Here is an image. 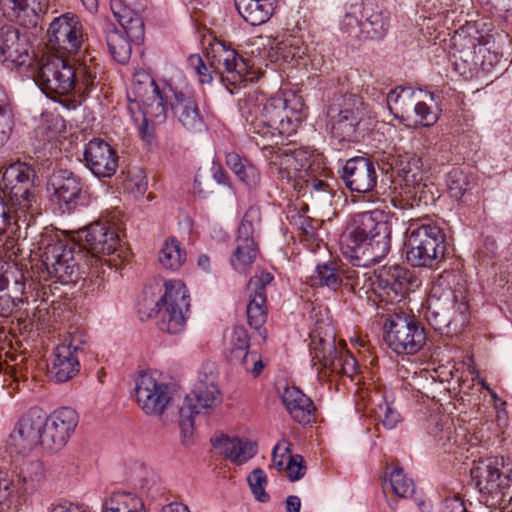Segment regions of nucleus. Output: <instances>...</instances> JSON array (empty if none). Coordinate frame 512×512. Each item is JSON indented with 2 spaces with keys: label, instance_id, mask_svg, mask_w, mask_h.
I'll return each instance as SVG.
<instances>
[{
  "label": "nucleus",
  "instance_id": "69168bd1",
  "mask_svg": "<svg viewBox=\"0 0 512 512\" xmlns=\"http://www.w3.org/2000/svg\"><path fill=\"white\" fill-rule=\"evenodd\" d=\"M344 280H346L345 285H349L350 289L359 296H361L362 291L365 293L368 292V290H366V282L368 279H366L365 274L359 276V273L356 270L347 269L344 271L343 281Z\"/></svg>",
  "mask_w": 512,
  "mask_h": 512
},
{
  "label": "nucleus",
  "instance_id": "5fc2aeb1",
  "mask_svg": "<svg viewBox=\"0 0 512 512\" xmlns=\"http://www.w3.org/2000/svg\"><path fill=\"white\" fill-rule=\"evenodd\" d=\"M250 337L244 327H235L231 337L230 359L248 351Z\"/></svg>",
  "mask_w": 512,
  "mask_h": 512
},
{
  "label": "nucleus",
  "instance_id": "6ab92c4d",
  "mask_svg": "<svg viewBox=\"0 0 512 512\" xmlns=\"http://www.w3.org/2000/svg\"><path fill=\"white\" fill-rule=\"evenodd\" d=\"M259 56L271 63L283 64L302 59L305 54L304 42L301 37L283 33L276 36H260L255 41Z\"/></svg>",
  "mask_w": 512,
  "mask_h": 512
},
{
  "label": "nucleus",
  "instance_id": "5701e85b",
  "mask_svg": "<svg viewBox=\"0 0 512 512\" xmlns=\"http://www.w3.org/2000/svg\"><path fill=\"white\" fill-rule=\"evenodd\" d=\"M341 177L350 191L360 194L371 192L377 185L374 162L362 156L348 159L342 168Z\"/></svg>",
  "mask_w": 512,
  "mask_h": 512
},
{
  "label": "nucleus",
  "instance_id": "72a5a7b5",
  "mask_svg": "<svg viewBox=\"0 0 512 512\" xmlns=\"http://www.w3.org/2000/svg\"><path fill=\"white\" fill-rule=\"evenodd\" d=\"M213 445L221 454L238 465L251 459L257 452L254 443L225 435L215 438Z\"/></svg>",
  "mask_w": 512,
  "mask_h": 512
},
{
  "label": "nucleus",
  "instance_id": "3c124183",
  "mask_svg": "<svg viewBox=\"0 0 512 512\" xmlns=\"http://www.w3.org/2000/svg\"><path fill=\"white\" fill-rule=\"evenodd\" d=\"M247 480L255 498L260 502L268 501L269 495L265 491L267 484L265 472L260 468L254 469Z\"/></svg>",
  "mask_w": 512,
  "mask_h": 512
},
{
  "label": "nucleus",
  "instance_id": "c85d7f7f",
  "mask_svg": "<svg viewBox=\"0 0 512 512\" xmlns=\"http://www.w3.org/2000/svg\"><path fill=\"white\" fill-rule=\"evenodd\" d=\"M281 400L289 415L300 424H308L315 410L312 400L298 387L287 386L281 394Z\"/></svg>",
  "mask_w": 512,
  "mask_h": 512
},
{
  "label": "nucleus",
  "instance_id": "9b49d317",
  "mask_svg": "<svg viewBox=\"0 0 512 512\" xmlns=\"http://www.w3.org/2000/svg\"><path fill=\"white\" fill-rule=\"evenodd\" d=\"M42 264L48 276L62 284L75 283L85 267H91L80 246L74 243H50L42 254Z\"/></svg>",
  "mask_w": 512,
  "mask_h": 512
},
{
  "label": "nucleus",
  "instance_id": "c756f323",
  "mask_svg": "<svg viewBox=\"0 0 512 512\" xmlns=\"http://www.w3.org/2000/svg\"><path fill=\"white\" fill-rule=\"evenodd\" d=\"M397 168L399 175L402 177L405 188L408 189L407 193H415L412 197L416 196V191L421 190L426 185L424 184L425 172L423 170L422 159L415 154L399 155L397 160Z\"/></svg>",
  "mask_w": 512,
  "mask_h": 512
},
{
  "label": "nucleus",
  "instance_id": "774afa93",
  "mask_svg": "<svg viewBox=\"0 0 512 512\" xmlns=\"http://www.w3.org/2000/svg\"><path fill=\"white\" fill-rule=\"evenodd\" d=\"M237 177L250 187L256 186L260 180L257 168L249 162L244 166Z\"/></svg>",
  "mask_w": 512,
  "mask_h": 512
},
{
  "label": "nucleus",
  "instance_id": "4d7b16f0",
  "mask_svg": "<svg viewBox=\"0 0 512 512\" xmlns=\"http://www.w3.org/2000/svg\"><path fill=\"white\" fill-rule=\"evenodd\" d=\"M503 60V52L491 50L490 47L480 46L478 48V65H481L483 70L489 71L498 66Z\"/></svg>",
  "mask_w": 512,
  "mask_h": 512
},
{
  "label": "nucleus",
  "instance_id": "2eb2a0df",
  "mask_svg": "<svg viewBox=\"0 0 512 512\" xmlns=\"http://www.w3.org/2000/svg\"><path fill=\"white\" fill-rule=\"evenodd\" d=\"M383 340L397 354L414 355L425 342L426 334L421 324L413 317L394 314L383 324Z\"/></svg>",
  "mask_w": 512,
  "mask_h": 512
},
{
  "label": "nucleus",
  "instance_id": "aec40b11",
  "mask_svg": "<svg viewBox=\"0 0 512 512\" xmlns=\"http://www.w3.org/2000/svg\"><path fill=\"white\" fill-rule=\"evenodd\" d=\"M135 393L140 408L152 416H161L172 399L170 387L147 373L138 377Z\"/></svg>",
  "mask_w": 512,
  "mask_h": 512
},
{
  "label": "nucleus",
  "instance_id": "ea45409f",
  "mask_svg": "<svg viewBox=\"0 0 512 512\" xmlns=\"http://www.w3.org/2000/svg\"><path fill=\"white\" fill-rule=\"evenodd\" d=\"M186 257L187 254L181 242L171 237L163 243L158 260L163 268L176 271L185 263Z\"/></svg>",
  "mask_w": 512,
  "mask_h": 512
},
{
  "label": "nucleus",
  "instance_id": "4468645a",
  "mask_svg": "<svg viewBox=\"0 0 512 512\" xmlns=\"http://www.w3.org/2000/svg\"><path fill=\"white\" fill-rule=\"evenodd\" d=\"M164 286L163 296L155 303L158 327L161 331L177 334L184 330L189 314L188 290L179 280L167 281Z\"/></svg>",
  "mask_w": 512,
  "mask_h": 512
},
{
  "label": "nucleus",
  "instance_id": "f3484780",
  "mask_svg": "<svg viewBox=\"0 0 512 512\" xmlns=\"http://www.w3.org/2000/svg\"><path fill=\"white\" fill-rule=\"evenodd\" d=\"M46 413L39 408H31L23 414L10 433L8 444L17 453L25 454L38 445L44 447Z\"/></svg>",
  "mask_w": 512,
  "mask_h": 512
},
{
  "label": "nucleus",
  "instance_id": "0e129e2a",
  "mask_svg": "<svg viewBox=\"0 0 512 512\" xmlns=\"http://www.w3.org/2000/svg\"><path fill=\"white\" fill-rule=\"evenodd\" d=\"M454 58L456 70L460 71L461 74H466L467 65L469 67L478 65V50L472 52L471 50L465 48L459 51L458 54H455Z\"/></svg>",
  "mask_w": 512,
  "mask_h": 512
},
{
  "label": "nucleus",
  "instance_id": "393cba45",
  "mask_svg": "<svg viewBox=\"0 0 512 512\" xmlns=\"http://www.w3.org/2000/svg\"><path fill=\"white\" fill-rule=\"evenodd\" d=\"M0 61L13 66L30 63L27 37L10 24L0 25Z\"/></svg>",
  "mask_w": 512,
  "mask_h": 512
},
{
  "label": "nucleus",
  "instance_id": "13d9d810",
  "mask_svg": "<svg viewBox=\"0 0 512 512\" xmlns=\"http://www.w3.org/2000/svg\"><path fill=\"white\" fill-rule=\"evenodd\" d=\"M147 178L142 170L131 171L128 174L126 188L136 197L143 196L147 190Z\"/></svg>",
  "mask_w": 512,
  "mask_h": 512
},
{
  "label": "nucleus",
  "instance_id": "f257e3e1",
  "mask_svg": "<svg viewBox=\"0 0 512 512\" xmlns=\"http://www.w3.org/2000/svg\"><path fill=\"white\" fill-rule=\"evenodd\" d=\"M391 250V227L379 209L356 214L340 239L344 258L357 267H370Z\"/></svg>",
  "mask_w": 512,
  "mask_h": 512
},
{
  "label": "nucleus",
  "instance_id": "09e8293b",
  "mask_svg": "<svg viewBox=\"0 0 512 512\" xmlns=\"http://www.w3.org/2000/svg\"><path fill=\"white\" fill-rule=\"evenodd\" d=\"M467 174L460 169H453L447 176V187L452 198L461 199L469 189Z\"/></svg>",
  "mask_w": 512,
  "mask_h": 512
},
{
  "label": "nucleus",
  "instance_id": "473e14b6",
  "mask_svg": "<svg viewBox=\"0 0 512 512\" xmlns=\"http://www.w3.org/2000/svg\"><path fill=\"white\" fill-rule=\"evenodd\" d=\"M262 151L268 159L271 171L276 173L279 178L290 181L297 177L296 161H294L290 147L273 145Z\"/></svg>",
  "mask_w": 512,
  "mask_h": 512
},
{
  "label": "nucleus",
  "instance_id": "a211bd4d",
  "mask_svg": "<svg viewBox=\"0 0 512 512\" xmlns=\"http://www.w3.org/2000/svg\"><path fill=\"white\" fill-rule=\"evenodd\" d=\"M427 96H429L432 104L420 100L416 101V92L411 88L398 87L388 93L387 103L390 109L394 106L401 113H406L413 107L415 126L432 127L439 120L441 110L438 103L435 102L434 94L429 93Z\"/></svg>",
  "mask_w": 512,
  "mask_h": 512
},
{
  "label": "nucleus",
  "instance_id": "8fccbe9b",
  "mask_svg": "<svg viewBox=\"0 0 512 512\" xmlns=\"http://www.w3.org/2000/svg\"><path fill=\"white\" fill-rule=\"evenodd\" d=\"M390 485L393 492L403 498L411 496L415 490L413 480L406 477L400 467H395L391 472Z\"/></svg>",
  "mask_w": 512,
  "mask_h": 512
},
{
  "label": "nucleus",
  "instance_id": "680f3d73",
  "mask_svg": "<svg viewBox=\"0 0 512 512\" xmlns=\"http://www.w3.org/2000/svg\"><path fill=\"white\" fill-rule=\"evenodd\" d=\"M187 62L190 69H192L193 72L198 77L200 83L209 84L212 82V74L209 71L208 67L205 65L203 59L199 55H190L187 59Z\"/></svg>",
  "mask_w": 512,
  "mask_h": 512
},
{
  "label": "nucleus",
  "instance_id": "49530a36",
  "mask_svg": "<svg viewBox=\"0 0 512 512\" xmlns=\"http://www.w3.org/2000/svg\"><path fill=\"white\" fill-rule=\"evenodd\" d=\"M341 31L355 39H364V30L362 29L361 5L355 3L349 6L343 19L341 20Z\"/></svg>",
  "mask_w": 512,
  "mask_h": 512
},
{
  "label": "nucleus",
  "instance_id": "7ed1b4c3",
  "mask_svg": "<svg viewBox=\"0 0 512 512\" xmlns=\"http://www.w3.org/2000/svg\"><path fill=\"white\" fill-rule=\"evenodd\" d=\"M250 130L255 144L262 150L279 145L285 137L296 132L300 116L288 109L287 101L271 98L250 111Z\"/></svg>",
  "mask_w": 512,
  "mask_h": 512
},
{
  "label": "nucleus",
  "instance_id": "9d476101",
  "mask_svg": "<svg viewBox=\"0 0 512 512\" xmlns=\"http://www.w3.org/2000/svg\"><path fill=\"white\" fill-rule=\"evenodd\" d=\"M221 401V392L215 375L200 374L193 394L185 397L179 409V426L184 445L189 446L193 442L195 415L215 408Z\"/></svg>",
  "mask_w": 512,
  "mask_h": 512
},
{
  "label": "nucleus",
  "instance_id": "dca6fc26",
  "mask_svg": "<svg viewBox=\"0 0 512 512\" xmlns=\"http://www.w3.org/2000/svg\"><path fill=\"white\" fill-rule=\"evenodd\" d=\"M47 37L49 49L62 57L79 53L84 42L82 25L71 13L55 18L48 28Z\"/></svg>",
  "mask_w": 512,
  "mask_h": 512
},
{
  "label": "nucleus",
  "instance_id": "37998d69",
  "mask_svg": "<svg viewBox=\"0 0 512 512\" xmlns=\"http://www.w3.org/2000/svg\"><path fill=\"white\" fill-rule=\"evenodd\" d=\"M104 512H145L141 498L131 492L113 493L103 504Z\"/></svg>",
  "mask_w": 512,
  "mask_h": 512
},
{
  "label": "nucleus",
  "instance_id": "a878e982",
  "mask_svg": "<svg viewBox=\"0 0 512 512\" xmlns=\"http://www.w3.org/2000/svg\"><path fill=\"white\" fill-rule=\"evenodd\" d=\"M170 96V106L174 116L179 123L187 130L195 132L203 127V118L201 116L197 102L192 93L188 90H177L172 86L168 89Z\"/></svg>",
  "mask_w": 512,
  "mask_h": 512
},
{
  "label": "nucleus",
  "instance_id": "6e6d98bb",
  "mask_svg": "<svg viewBox=\"0 0 512 512\" xmlns=\"http://www.w3.org/2000/svg\"><path fill=\"white\" fill-rule=\"evenodd\" d=\"M12 208L11 205L8 206L4 202L3 197L0 195V236L16 225L21 218L19 210H12Z\"/></svg>",
  "mask_w": 512,
  "mask_h": 512
},
{
  "label": "nucleus",
  "instance_id": "4be33fe9",
  "mask_svg": "<svg viewBox=\"0 0 512 512\" xmlns=\"http://www.w3.org/2000/svg\"><path fill=\"white\" fill-rule=\"evenodd\" d=\"M78 414L70 407H62L46 415L44 447L61 450L69 441L78 425Z\"/></svg>",
  "mask_w": 512,
  "mask_h": 512
},
{
  "label": "nucleus",
  "instance_id": "4c0bfd02",
  "mask_svg": "<svg viewBox=\"0 0 512 512\" xmlns=\"http://www.w3.org/2000/svg\"><path fill=\"white\" fill-rule=\"evenodd\" d=\"M344 269L334 261L318 264L313 273L308 277L311 286H326L336 289L343 283Z\"/></svg>",
  "mask_w": 512,
  "mask_h": 512
},
{
  "label": "nucleus",
  "instance_id": "f8f14e48",
  "mask_svg": "<svg viewBox=\"0 0 512 512\" xmlns=\"http://www.w3.org/2000/svg\"><path fill=\"white\" fill-rule=\"evenodd\" d=\"M35 170L25 162L16 161L2 171V191L13 209L24 214L37 210Z\"/></svg>",
  "mask_w": 512,
  "mask_h": 512
},
{
  "label": "nucleus",
  "instance_id": "0eeeda50",
  "mask_svg": "<svg viewBox=\"0 0 512 512\" xmlns=\"http://www.w3.org/2000/svg\"><path fill=\"white\" fill-rule=\"evenodd\" d=\"M468 310V303L462 293L459 297L443 277L433 284L427 320L434 329L443 331L451 325L455 328L464 327L468 323Z\"/></svg>",
  "mask_w": 512,
  "mask_h": 512
},
{
  "label": "nucleus",
  "instance_id": "de8ad7c7",
  "mask_svg": "<svg viewBox=\"0 0 512 512\" xmlns=\"http://www.w3.org/2000/svg\"><path fill=\"white\" fill-rule=\"evenodd\" d=\"M14 126V116L10 99L6 91L0 87V147L10 138Z\"/></svg>",
  "mask_w": 512,
  "mask_h": 512
},
{
  "label": "nucleus",
  "instance_id": "39448f33",
  "mask_svg": "<svg viewBox=\"0 0 512 512\" xmlns=\"http://www.w3.org/2000/svg\"><path fill=\"white\" fill-rule=\"evenodd\" d=\"M110 8L127 38L109 20H105L103 32L113 58L119 63H125L131 55L130 43L136 45L143 43L145 36L144 22L138 12L127 6L122 0H111Z\"/></svg>",
  "mask_w": 512,
  "mask_h": 512
},
{
  "label": "nucleus",
  "instance_id": "e433bc0d",
  "mask_svg": "<svg viewBox=\"0 0 512 512\" xmlns=\"http://www.w3.org/2000/svg\"><path fill=\"white\" fill-rule=\"evenodd\" d=\"M36 0H0V9L3 15L21 25H35L37 14L33 7Z\"/></svg>",
  "mask_w": 512,
  "mask_h": 512
},
{
  "label": "nucleus",
  "instance_id": "ddd939ff",
  "mask_svg": "<svg viewBox=\"0 0 512 512\" xmlns=\"http://www.w3.org/2000/svg\"><path fill=\"white\" fill-rule=\"evenodd\" d=\"M471 477L481 492L495 499L492 505L507 508L512 501V468L502 457L478 462L471 469Z\"/></svg>",
  "mask_w": 512,
  "mask_h": 512
},
{
  "label": "nucleus",
  "instance_id": "b1692460",
  "mask_svg": "<svg viewBox=\"0 0 512 512\" xmlns=\"http://www.w3.org/2000/svg\"><path fill=\"white\" fill-rule=\"evenodd\" d=\"M84 159L87 168L99 178L113 176L119 165L116 151L99 138L92 139L86 144Z\"/></svg>",
  "mask_w": 512,
  "mask_h": 512
},
{
  "label": "nucleus",
  "instance_id": "338daca9",
  "mask_svg": "<svg viewBox=\"0 0 512 512\" xmlns=\"http://www.w3.org/2000/svg\"><path fill=\"white\" fill-rule=\"evenodd\" d=\"M290 452V444L286 440L280 441L273 449L272 462L277 470L282 471L288 462V453Z\"/></svg>",
  "mask_w": 512,
  "mask_h": 512
},
{
  "label": "nucleus",
  "instance_id": "cd10ccee",
  "mask_svg": "<svg viewBox=\"0 0 512 512\" xmlns=\"http://www.w3.org/2000/svg\"><path fill=\"white\" fill-rule=\"evenodd\" d=\"M52 185L63 212L73 211L82 195V185L79 178L71 172L61 170L54 175Z\"/></svg>",
  "mask_w": 512,
  "mask_h": 512
},
{
  "label": "nucleus",
  "instance_id": "603ef678",
  "mask_svg": "<svg viewBox=\"0 0 512 512\" xmlns=\"http://www.w3.org/2000/svg\"><path fill=\"white\" fill-rule=\"evenodd\" d=\"M232 362L239 363L247 372L258 376L263 370L261 356L256 351H245L241 356H235L230 359Z\"/></svg>",
  "mask_w": 512,
  "mask_h": 512
},
{
  "label": "nucleus",
  "instance_id": "a19ab883",
  "mask_svg": "<svg viewBox=\"0 0 512 512\" xmlns=\"http://www.w3.org/2000/svg\"><path fill=\"white\" fill-rule=\"evenodd\" d=\"M136 108L141 110V115L152 120V122L163 123L167 117V108L164 96L160 89L134 103Z\"/></svg>",
  "mask_w": 512,
  "mask_h": 512
},
{
  "label": "nucleus",
  "instance_id": "bb28decb",
  "mask_svg": "<svg viewBox=\"0 0 512 512\" xmlns=\"http://www.w3.org/2000/svg\"><path fill=\"white\" fill-rule=\"evenodd\" d=\"M207 57L210 67L215 72L226 75V79L232 85H236L244 79L245 63L235 50L227 48L223 43H216L208 52Z\"/></svg>",
  "mask_w": 512,
  "mask_h": 512
},
{
  "label": "nucleus",
  "instance_id": "f03ea898",
  "mask_svg": "<svg viewBox=\"0 0 512 512\" xmlns=\"http://www.w3.org/2000/svg\"><path fill=\"white\" fill-rule=\"evenodd\" d=\"M34 79L47 96L55 98L68 95L73 90L89 93L95 85L96 71L85 62L73 67L66 58L50 54L39 60Z\"/></svg>",
  "mask_w": 512,
  "mask_h": 512
},
{
  "label": "nucleus",
  "instance_id": "bf43d9fd",
  "mask_svg": "<svg viewBox=\"0 0 512 512\" xmlns=\"http://www.w3.org/2000/svg\"><path fill=\"white\" fill-rule=\"evenodd\" d=\"M274 280V276L269 273L262 271L259 274H255L248 283L249 294L262 295L266 297V287L271 285Z\"/></svg>",
  "mask_w": 512,
  "mask_h": 512
},
{
  "label": "nucleus",
  "instance_id": "20e7f679",
  "mask_svg": "<svg viewBox=\"0 0 512 512\" xmlns=\"http://www.w3.org/2000/svg\"><path fill=\"white\" fill-rule=\"evenodd\" d=\"M309 350L313 367L318 374L324 370L335 374H349L355 366V359L344 347L336 344L335 329L329 319L316 320L310 333Z\"/></svg>",
  "mask_w": 512,
  "mask_h": 512
},
{
  "label": "nucleus",
  "instance_id": "1a4fd4ad",
  "mask_svg": "<svg viewBox=\"0 0 512 512\" xmlns=\"http://www.w3.org/2000/svg\"><path fill=\"white\" fill-rule=\"evenodd\" d=\"M80 247L90 253L85 257L93 268L98 262L109 267H117L121 261L123 248L117 232L107 221H97L80 229L77 233Z\"/></svg>",
  "mask_w": 512,
  "mask_h": 512
},
{
  "label": "nucleus",
  "instance_id": "412c9836",
  "mask_svg": "<svg viewBox=\"0 0 512 512\" xmlns=\"http://www.w3.org/2000/svg\"><path fill=\"white\" fill-rule=\"evenodd\" d=\"M258 218L257 212L248 210L238 228L236 247L231 255L230 263L239 273H246L251 268L257 254L258 248L254 238L255 222Z\"/></svg>",
  "mask_w": 512,
  "mask_h": 512
},
{
  "label": "nucleus",
  "instance_id": "f704fd0d",
  "mask_svg": "<svg viewBox=\"0 0 512 512\" xmlns=\"http://www.w3.org/2000/svg\"><path fill=\"white\" fill-rule=\"evenodd\" d=\"M241 17L256 26L267 22L275 9V0H234Z\"/></svg>",
  "mask_w": 512,
  "mask_h": 512
},
{
  "label": "nucleus",
  "instance_id": "052dcab7",
  "mask_svg": "<svg viewBox=\"0 0 512 512\" xmlns=\"http://www.w3.org/2000/svg\"><path fill=\"white\" fill-rule=\"evenodd\" d=\"M86 343L87 341L85 335L76 329L72 332H69L68 335L65 336L62 342L58 345V347H65L70 350L71 354L77 355V357H79V353L84 351Z\"/></svg>",
  "mask_w": 512,
  "mask_h": 512
},
{
  "label": "nucleus",
  "instance_id": "6e6552de",
  "mask_svg": "<svg viewBox=\"0 0 512 512\" xmlns=\"http://www.w3.org/2000/svg\"><path fill=\"white\" fill-rule=\"evenodd\" d=\"M326 115L332 137L339 142H353L360 136L368 110L357 95H338L329 102Z\"/></svg>",
  "mask_w": 512,
  "mask_h": 512
},
{
  "label": "nucleus",
  "instance_id": "7c9ffc66",
  "mask_svg": "<svg viewBox=\"0 0 512 512\" xmlns=\"http://www.w3.org/2000/svg\"><path fill=\"white\" fill-rule=\"evenodd\" d=\"M80 370L79 357L65 347H56L48 366V373L55 382L71 380Z\"/></svg>",
  "mask_w": 512,
  "mask_h": 512
},
{
  "label": "nucleus",
  "instance_id": "2f4dec72",
  "mask_svg": "<svg viewBox=\"0 0 512 512\" xmlns=\"http://www.w3.org/2000/svg\"><path fill=\"white\" fill-rule=\"evenodd\" d=\"M361 5L362 29L364 39H381L388 30V13L373 2Z\"/></svg>",
  "mask_w": 512,
  "mask_h": 512
},
{
  "label": "nucleus",
  "instance_id": "864d4df0",
  "mask_svg": "<svg viewBox=\"0 0 512 512\" xmlns=\"http://www.w3.org/2000/svg\"><path fill=\"white\" fill-rule=\"evenodd\" d=\"M375 416L386 429H394L402 420L400 413L386 402L377 406Z\"/></svg>",
  "mask_w": 512,
  "mask_h": 512
},
{
  "label": "nucleus",
  "instance_id": "c03bdc74",
  "mask_svg": "<svg viewBox=\"0 0 512 512\" xmlns=\"http://www.w3.org/2000/svg\"><path fill=\"white\" fill-rule=\"evenodd\" d=\"M267 297L262 295L249 294V302L247 304V320L251 328L256 330L263 340L266 339V330L263 325L267 319Z\"/></svg>",
  "mask_w": 512,
  "mask_h": 512
},
{
  "label": "nucleus",
  "instance_id": "58836bf2",
  "mask_svg": "<svg viewBox=\"0 0 512 512\" xmlns=\"http://www.w3.org/2000/svg\"><path fill=\"white\" fill-rule=\"evenodd\" d=\"M406 281L405 271L398 265L384 266L377 275V285L387 296L402 294Z\"/></svg>",
  "mask_w": 512,
  "mask_h": 512
},
{
  "label": "nucleus",
  "instance_id": "a18cd8bd",
  "mask_svg": "<svg viewBox=\"0 0 512 512\" xmlns=\"http://www.w3.org/2000/svg\"><path fill=\"white\" fill-rule=\"evenodd\" d=\"M46 480L45 466L41 461H31L26 463L21 469L20 483L26 493H33Z\"/></svg>",
  "mask_w": 512,
  "mask_h": 512
},
{
  "label": "nucleus",
  "instance_id": "423d86ee",
  "mask_svg": "<svg viewBox=\"0 0 512 512\" xmlns=\"http://www.w3.org/2000/svg\"><path fill=\"white\" fill-rule=\"evenodd\" d=\"M406 260L412 267H436L446 251L445 233L435 223L413 222L406 230Z\"/></svg>",
  "mask_w": 512,
  "mask_h": 512
},
{
  "label": "nucleus",
  "instance_id": "e2e57ef3",
  "mask_svg": "<svg viewBox=\"0 0 512 512\" xmlns=\"http://www.w3.org/2000/svg\"><path fill=\"white\" fill-rule=\"evenodd\" d=\"M284 470L290 481H297L305 475L306 466L301 455L288 456V462Z\"/></svg>",
  "mask_w": 512,
  "mask_h": 512
},
{
  "label": "nucleus",
  "instance_id": "79ce46f5",
  "mask_svg": "<svg viewBox=\"0 0 512 512\" xmlns=\"http://www.w3.org/2000/svg\"><path fill=\"white\" fill-rule=\"evenodd\" d=\"M158 89L159 87L149 73L144 70L136 71L127 94L128 100L131 103L129 110L132 115H134L133 104L138 103L139 100L147 97L149 94H153V92Z\"/></svg>",
  "mask_w": 512,
  "mask_h": 512
},
{
  "label": "nucleus",
  "instance_id": "c9c22d12",
  "mask_svg": "<svg viewBox=\"0 0 512 512\" xmlns=\"http://www.w3.org/2000/svg\"><path fill=\"white\" fill-rule=\"evenodd\" d=\"M435 440L446 452L456 453V449L467 451V433L464 428L457 429L452 420L438 424L433 433Z\"/></svg>",
  "mask_w": 512,
  "mask_h": 512
}]
</instances>
